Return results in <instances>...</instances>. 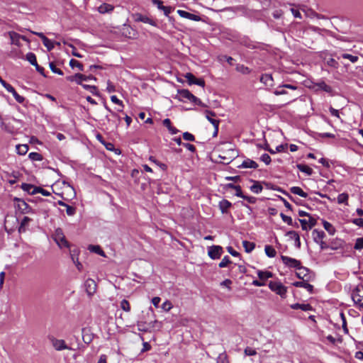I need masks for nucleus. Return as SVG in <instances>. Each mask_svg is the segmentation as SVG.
I'll use <instances>...</instances> for the list:
<instances>
[{"label": "nucleus", "instance_id": "nucleus-1", "mask_svg": "<svg viewBox=\"0 0 363 363\" xmlns=\"http://www.w3.org/2000/svg\"><path fill=\"white\" fill-rule=\"evenodd\" d=\"M52 238L61 249L64 247L69 248L70 247L69 242L67 240L64 235L62 229L60 228L55 229L52 235Z\"/></svg>", "mask_w": 363, "mask_h": 363}, {"label": "nucleus", "instance_id": "nucleus-2", "mask_svg": "<svg viewBox=\"0 0 363 363\" xmlns=\"http://www.w3.org/2000/svg\"><path fill=\"white\" fill-rule=\"evenodd\" d=\"M352 298L355 305L363 309V285L359 284L352 292Z\"/></svg>", "mask_w": 363, "mask_h": 363}, {"label": "nucleus", "instance_id": "nucleus-3", "mask_svg": "<svg viewBox=\"0 0 363 363\" xmlns=\"http://www.w3.org/2000/svg\"><path fill=\"white\" fill-rule=\"evenodd\" d=\"M269 288L277 294L279 295L282 298L286 296L287 288L280 281H269Z\"/></svg>", "mask_w": 363, "mask_h": 363}, {"label": "nucleus", "instance_id": "nucleus-4", "mask_svg": "<svg viewBox=\"0 0 363 363\" xmlns=\"http://www.w3.org/2000/svg\"><path fill=\"white\" fill-rule=\"evenodd\" d=\"M0 83L2 84V86L10 93L12 94L13 97L15 98L16 101L18 102L19 104H23L25 101V98L21 95H19L15 89L9 84H8L6 81H4L1 77H0Z\"/></svg>", "mask_w": 363, "mask_h": 363}, {"label": "nucleus", "instance_id": "nucleus-5", "mask_svg": "<svg viewBox=\"0 0 363 363\" xmlns=\"http://www.w3.org/2000/svg\"><path fill=\"white\" fill-rule=\"evenodd\" d=\"M16 201V208L20 211L21 213L26 214L32 212L31 207L23 199L15 198Z\"/></svg>", "mask_w": 363, "mask_h": 363}, {"label": "nucleus", "instance_id": "nucleus-6", "mask_svg": "<svg viewBox=\"0 0 363 363\" xmlns=\"http://www.w3.org/2000/svg\"><path fill=\"white\" fill-rule=\"evenodd\" d=\"M223 252V247L219 245H213L208 250V255L212 259H219Z\"/></svg>", "mask_w": 363, "mask_h": 363}, {"label": "nucleus", "instance_id": "nucleus-7", "mask_svg": "<svg viewBox=\"0 0 363 363\" xmlns=\"http://www.w3.org/2000/svg\"><path fill=\"white\" fill-rule=\"evenodd\" d=\"M281 259L283 262V263L291 268H299L300 265L301 264V262L298 259H296L294 258H291L285 255H281Z\"/></svg>", "mask_w": 363, "mask_h": 363}, {"label": "nucleus", "instance_id": "nucleus-8", "mask_svg": "<svg viewBox=\"0 0 363 363\" xmlns=\"http://www.w3.org/2000/svg\"><path fill=\"white\" fill-rule=\"evenodd\" d=\"M132 18L135 22H143L154 26H156V23L152 19L150 18L147 16H143L139 13L133 14Z\"/></svg>", "mask_w": 363, "mask_h": 363}, {"label": "nucleus", "instance_id": "nucleus-9", "mask_svg": "<svg viewBox=\"0 0 363 363\" xmlns=\"http://www.w3.org/2000/svg\"><path fill=\"white\" fill-rule=\"evenodd\" d=\"M84 286L88 296H92L96 290V284L94 280L88 279L84 283Z\"/></svg>", "mask_w": 363, "mask_h": 363}, {"label": "nucleus", "instance_id": "nucleus-10", "mask_svg": "<svg viewBox=\"0 0 363 363\" xmlns=\"http://www.w3.org/2000/svg\"><path fill=\"white\" fill-rule=\"evenodd\" d=\"M185 78L189 84H196L202 87L205 86V82L203 79H196L195 76L190 72H188L185 74Z\"/></svg>", "mask_w": 363, "mask_h": 363}, {"label": "nucleus", "instance_id": "nucleus-11", "mask_svg": "<svg viewBox=\"0 0 363 363\" xmlns=\"http://www.w3.org/2000/svg\"><path fill=\"white\" fill-rule=\"evenodd\" d=\"M111 116L112 118H110L108 116H106V118L112 128H117L121 123V118L118 113L114 111H111Z\"/></svg>", "mask_w": 363, "mask_h": 363}, {"label": "nucleus", "instance_id": "nucleus-12", "mask_svg": "<svg viewBox=\"0 0 363 363\" xmlns=\"http://www.w3.org/2000/svg\"><path fill=\"white\" fill-rule=\"evenodd\" d=\"M51 341L52 346L57 351H61L63 350H70V348L66 345L65 340H58L53 337L51 339Z\"/></svg>", "mask_w": 363, "mask_h": 363}, {"label": "nucleus", "instance_id": "nucleus-13", "mask_svg": "<svg viewBox=\"0 0 363 363\" xmlns=\"http://www.w3.org/2000/svg\"><path fill=\"white\" fill-rule=\"evenodd\" d=\"M177 13L182 18H187L194 21H199L201 17L198 15L187 12L184 10H178Z\"/></svg>", "mask_w": 363, "mask_h": 363}, {"label": "nucleus", "instance_id": "nucleus-14", "mask_svg": "<svg viewBox=\"0 0 363 363\" xmlns=\"http://www.w3.org/2000/svg\"><path fill=\"white\" fill-rule=\"evenodd\" d=\"M8 35L11 39V44L16 45L17 46H21L20 40L21 38V35L14 31H9L8 33Z\"/></svg>", "mask_w": 363, "mask_h": 363}, {"label": "nucleus", "instance_id": "nucleus-15", "mask_svg": "<svg viewBox=\"0 0 363 363\" xmlns=\"http://www.w3.org/2000/svg\"><path fill=\"white\" fill-rule=\"evenodd\" d=\"M238 167L257 169L258 167V164L252 160L246 159L240 165L238 166Z\"/></svg>", "mask_w": 363, "mask_h": 363}, {"label": "nucleus", "instance_id": "nucleus-16", "mask_svg": "<svg viewBox=\"0 0 363 363\" xmlns=\"http://www.w3.org/2000/svg\"><path fill=\"white\" fill-rule=\"evenodd\" d=\"M296 287H301L306 289L310 294L313 293V286L306 282L305 281H296L293 284Z\"/></svg>", "mask_w": 363, "mask_h": 363}, {"label": "nucleus", "instance_id": "nucleus-17", "mask_svg": "<svg viewBox=\"0 0 363 363\" xmlns=\"http://www.w3.org/2000/svg\"><path fill=\"white\" fill-rule=\"evenodd\" d=\"M292 309H301L303 311H309L313 310V307L309 303H294L290 306Z\"/></svg>", "mask_w": 363, "mask_h": 363}, {"label": "nucleus", "instance_id": "nucleus-18", "mask_svg": "<svg viewBox=\"0 0 363 363\" xmlns=\"http://www.w3.org/2000/svg\"><path fill=\"white\" fill-rule=\"evenodd\" d=\"M260 82L266 86H272L273 85V77L272 74H263L260 77Z\"/></svg>", "mask_w": 363, "mask_h": 363}, {"label": "nucleus", "instance_id": "nucleus-19", "mask_svg": "<svg viewBox=\"0 0 363 363\" xmlns=\"http://www.w3.org/2000/svg\"><path fill=\"white\" fill-rule=\"evenodd\" d=\"M343 244H344L343 240H342L340 239L333 240L329 244L330 249L336 250L342 248Z\"/></svg>", "mask_w": 363, "mask_h": 363}, {"label": "nucleus", "instance_id": "nucleus-20", "mask_svg": "<svg viewBox=\"0 0 363 363\" xmlns=\"http://www.w3.org/2000/svg\"><path fill=\"white\" fill-rule=\"evenodd\" d=\"M231 206V203L226 199H223L219 202V208L223 213H227L228 208H230Z\"/></svg>", "mask_w": 363, "mask_h": 363}, {"label": "nucleus", "instance_id": "nucleus-21", "mask_svg": "<svg viewBox=\"0 0 363 363\" xmlns=\"http://www.w3.org/2000/svg\"><path fill=\"white\" fill-rule=\"evenodd\" d=\"M313 240L316 243H318L319 241L323 240V238L325 237V234L323 230H318L317 229H314L313 230Z\"/></svg>", "mask_w": 363, "mask_h": 363}, {"label": "nucleus", "instance_id": "nucleus-22", "mask_svg": "<svg viewBox=\"0 0 363 363\" xmlns=\"http://www.w3.org/2000/svg\"><path fill=\"white\" fill-rule=\"evenodd\" d=\"M296 269L298 270V272L296 273V277L301 279H303L308 275L309 271L308 268L301 266V264L300 265L299 268H297Z\"/></svg>", "mask_w": 363, "mask_h": 363}, {"label": "nucleus", "instance_id": "nucleus-23", "mask_svg": "<svg viewBox=\"0 0 363 363\" xmlns=\"http://www.w3.org/2000/svg\"><path fill=\"white\" fill-rule=\"evenodd\" d=\"M138 330L140 332L146 333L150 331V326L148 325V323L143 320H138L137 322Z\"/></svg>", "mask_w": 363, "mask_h": 363}, {"label": "nucleus", "instance_id": "nucleus-24", "mask_svg": "<svg viewBox=\"0 0 363 363\" xmlns=\"http://www.w3.org/2000/svg\"><path fill=\"white\" fill-rule=\"evenodd\" d=\"M257 276L259 279L263 281H266L269 278H271L273 277V274L271 272L269 271H262L258 270L257 271Z\"/></svg>", "mask_w": 363, "mask_h": 363}, {"label": "nucleus", "instance_id": "nucleus-25", "mask_svg": "<svg viewBox=\"0 0 363 363\" xmlns=\"http://www.w3.org/2000/svg\"><path fill=\"white\" fill-rule=\"evenodd\" d=\"M286 235L290 237V238L294 239V241L296 242V245L297 247H300L301 246V241H300V237L299 235L294 230L289 231Z\"/></svg>", "mask_w": 363, "mask_h": 363}, {"label": "nucleus", "instance_id": "nucleus-26", "mask_svg": "<svg viewBox=\"0 0 363 363\" xmlns=\"http://www.w3.org/2000/svg\"><path fill=\"white\" fill-rule=\"evenodd\" d=\"M114 7L108 4H103L99 8L98 11L101 13H110L113 10Z\"/></svg>", "mask_w": 363, "mask_h": 363}, {"label": "nucleus", "instance_id": "nucleus-27", "mask_svg": "<svg viewBox=\"0 0 363 363\" xmlns=\"http://www.w3.org/2000/svg\"><path fill=\"white\" fill-rule=\"evenodd\" d=\"M191 93L187 89H182L179 91V100L182 101H185L186 100L189 101Z\"/></svg>", "mask_w": 363, "mask_h": 363}, {"label": "nucleus", "instance_id": "nucleus-28", "mask_svg": "<svg viewBox=\"0 0 363 363\" xmlns=\"http://www.w3.org/2000/svg\"><path fill=\"white\" fill-rule=\"evenodd\" d=\"M296 167L302 172L306 173L308 176H311L313 173V170L310 167L303 164H296Z\"/></svg>", "mask_w": 363, "mask_h": 363}, {"label": "nucleus", "instance_id": "nucleus-29", "mask_svg": "<svg viewBox=\"0 0 363 363\" xmlns=\"http://www.w3.org/2000/svg\"><path fill=\"white\" fill-rule=\"evenodd\" d=\"M216 116V114L215 113L213 112H211V111H208L206 113V118L208 120V121L212 123V125H213V127H216V126H218L219 125V122L220 121L219 120H216L213 117Z\"/></svg>", "mask_w": 363, "mask_h": 363}, {"label": "nucleus", "instance_id": "nucleus-30", "mask_svg": "<svg viewBox=\"0 0 363 363\" xmlns=\"http://www.w3.org/2000/svg\"><path fill=\"white\" fill-rule=\"evenodd\" d=\"M31 220V219L27 216L23 217L22 219L20 226L18 228V232L19 233H24L26 230V227L28 226L29 222Z\"/></svg>", "mask_w": 363, "mask_h": 363}, {"label": "nucleus", "instance_id": "nucleus-31", "mask_svg": "<svg viewBox=\"0 0 363 363\" xmlns=\"http://www.w3.org/2000/svg\"><path fill=\"white\" fill-rule=\"evenodd\" d=\"M253 184L250 187V189L255 194H259L262 189L263 187L261 185L259 182L257 181H252Z\"/></svg>", "mask_w": 363, "mask_h": 363}, {"label": "nucleus", "instance_id": "nucleus-32", "mask_svg": "<svg viewBox=\"0 0 363 363\" xmlns=\"http://www.w3.org/2000/svg\"><path fill=\"white\" fill-rule=\"evenodd\" d=\"M0 126L1 129L9 133H14L16 132V129L14 127L9 123H6L4 121L0 122Z\"/></svg>", "mask_w": 363, "mask_h": 363}, {"label": "nucleus", "instance_id": "nucleus-33", "mask_svg": "<svg viewBox=\"0 0 363 363\" xmlns=\"http://www.w3.org/2000/svg\"><path fill=\"white\" fill-rule=\"evenodd\" d=\"M290 191L292 194H297L303 198H306L308 196V194L304 192L301 188L299 186H293L290 189Z\"/></svg>", "mask_w": 363, "mask_h": 363}, {"label": "nucleus", "instance_id": "nucleus-34", "mask_svg": "<svg viewBox=\"0 0 363 363\" xmlns=\"http://www.w3.org/2000/svg\"><path fill=\"white\" fill-rule=\"evenodd\" d=\"M323 225L325 230L330 234V235H334L335 233V227L329 222L326 220H323Z\"/></svg>", "mask_w": 363, "mask_h": 363}, {"label": "nucleus", "instance_id": "nucleus-35", "mask_svg": "<svg viewBox=\"0 0 363 363\" xmlns=\"http://www.w3.org/2000/svg\"><path fill=\"white\" fill-rule=\"evenodd\" d=\"M89 250L94 253H96L102 257H105V252L104 250L101 248L99 245H89Z\"/></svg>", "mask_w": 363, "mask_h": 363}, {"label": "nucleus", "instance_id": "nucleus-36", "mask_svg": "<svg viewBox=\"0 0 363 363\" xmlns=\"http://www.w3.org/2000/svg\"><path fill=\"white\" fill-rule=\"evenodd\" d=\"M242 246L245 248L246 252H251L255 247V244L247 240L242 241Z\"/></svg>", "mask_w": 363, "mask_h": 363}, {"label": "nucleus", "instance_id": "nucleus-37", "mask_svg": "<svg viewBox=\"0 0 363 363\" xmlns=\"http://www.w3.org/2000/svg\"><path fill=\"white\" fill-rule=\"evenodd\" d=\"M264 251L267 257H274L277 255V252L274 248L271 245H265Z\"/></svg>", "mask_w": 363, "mask_h": 363}, {"label": "nucleus", "instance_id": "nucleus-38", "mask_svg": "<svg viewBox=\"0 0 363 363\" xmlns=\"http://www.w3.org/2000/svg\"><path fill=\"white\" fill-rule=\"evenodd\" d=\"M28 145H16L17 153L21 155H24L28 151Z\"/></svg>", "mask_w": 363, "mask_h": 363}, {"label": "nucleus", "instance_id": "nucleus-39", "mask_svg": "<svg viewBox=\"0 0 363 363\" xmlns=\"http://www.w3.org/2000/svg\"><path fill=\"white\" fill-rule=\"evenodd\" d=\"M316 86L325 91V92H328V93H330L332 91V88L331 86H330L329 85H328L325 82L322 81V82H318L316 84Z\"/></svg>", "mask_w": 363, "mask_h": 363}, {"label": "nucleus", "instance_id": "nucleus-40", "mask_svg": "<svg viewBox=\"0 0 363 363\" xmlns=\"http://www.w3.org/2000/svg\"><path fill=\"white\" fill-rule=\"evenodd\" d=\"M43 43V45L47 48L48 51H50L54 48L55 43H56L57 45H60V43H54V42L51 41L50 39H48V38L44 39Z\"/></svg>", "mask_w": 363, "mask_h": 363}, {"label": "nucleus", "instance_id": "nucleus-41", "mask_svg": "<svg viewBox=\"0 0 363 363\" xmlns=\"http://www.w3.org/2000/svg\"><path fill=\"white\" fill-rule=\"evenodd\" d=\"M236 70L243 74H249L251 72L250 69L243 65H238L236 67Z\"/></svg>", "mask_w": 363, "mask_h": 363}, {"label": "nucleus", "instance_id": "nucleus-42", "mask_svg": "<svg viewBox=\"0 0 363 363\" xmlns=\"http://www.w3.org/2000/svg\"><path fill=\"white\" fill-rule=\"evenodd\" d=\"M37 188H38L37 186H35L30 184L23 183L21 184V189L23 191L29 193L30 194H31L32 191H34V189H37Z\"/></svg>", "mask_w": 363, "mask_h": 363}, {"label": "nucleus", "instance_id": "nucleus-43", "mask_svg": "<svg viewBox=\"0 0 363 363\" xmlns=\"http://www.w3.org/2000/svg\"><path fill=\"white\" fill-rule=\"evenodd\" d=\"M69 65L72 68L77 67L80 71H83L84 69L83 65L74 59H72L69 61Z\"/></svg>", "mask_w": 363, "mask_h": 363}, {"label": "nucleus", "instance_id": "nucleus-44", "mask_svg": "<svg viewBox=\"0 0 363 363\" xmlns=\"http://www.w3.org/2000/svg\"><path fill=\"white\" fill-rule=\"evenodd\" d=\"M26 60L32 65H35L37 62L36 56L33 52H28L26 54Z\"/></svg>", "mask_w": 363, "mask_h": 363}, {"label": "nucleus", "instance_id": "nucleus-45", "mask_svg": "<svg viewBox=\"0 0 363 363\" xmlns=\"http://www.w3.org/2000/svg\"><path fill=\"white\" fill-rule=\"evenodd\" d=\"M28 157L32 161H41L43 160V157L40 153L34 152L29 153Z\"/></svg>", "mask_w": 363, "mask_h": 363}, {"label": "nucleus", "instance_id": "nucleus-46", "mask_svg": "<svg viewBox=\"0 0 363 363\" xmlns=\"http://www.w3.org/2000/svg\"><path fill=\"white\" fill-rule=\"evenodd\" d=\"M148 325L150 326V331H151L154 328L160 329L162 328V323L157 321V320L150 321L148 323Z\"/></svg>", "mask_w": 363, "mask_h": 363}, {"label": "nucleus", "instance_id": "nucleus-47", "mask_svg": "<svg viewBox=\"0 0 363 363\" xmlns=\"http://www.w3.org/2000/svg\"><path fill=\"white\" fill-rule=\"evenodd\" d=\"M348 197V194L346 193L340 194L337 196V202L339 203H347Z\"/></svg>", "mask_w": 363, "mask_h": 363}, {"label": "nucleus", "instance_id": "nucleus-48", "mask_svg": "<svg viewBox=\"0 0 363 363\" xmlns=\"http://www.w3.org/2000/svg\"><path fill=\"white\" fill-rule=\"evenodd\" d=\"M80 77H82V74L77 73L74 75L67 77L66 79L69 82H76V83L78 84H80V82L78 81V78Z\"/></svg>", "mask_w": 363, "mask_h": 363}, {"label": "nucleus", "instance_id": "nucleus-49", "mask_svg": "<svg viewBox=\"0 0 363 363\" xmlns=\"http://www.w3.org/2000/svg\"><path fill=\"white\" fill-rule=\"evenodd\" d=\"M341 57L343 58V59H347L349 60L350 62H352V63H354L356 62L357 60H358V57L357 56H354V55H352L350 54H347V53H343Z\"/></svg>", "mask_w": 363, "mask_h": 363}, {"label": "nucleus", "instance_id": "nucleus-50", "mask_svg": "<svg viewBox=\"0 0 363 363\" xmlns=\"http://www.w3.org/2000/svg\"><path fill=\"white\" fill-rule=\"evenodd\" d=\"M37 193H40L43 196H46L50 195V193L49 191H48L47 190H45L44 189H42L40 187H38L37 189H34V191H32L31 194L33 195V194H35Z\"/></svg>", "mask_w": 363, "mask_h": 363}, {"label": "nucleus", "instance_id": "nucleus-51", "mask_svg": "<svg viewBox=\"0 0 363 363\" xmlns=\"http://www.w3.org/2000/svg\"><path fill=\"white\" fill-rule=\"evenodd\" d=\"M231 263L230 259L228 256H225L222 261L219 263L218 266L220 268H223L227 267L229 264Z\"/></svg>", "mask_w": 363, "mask_h": 363}, {"label": "nucleus", "instance_id": "nucleus-52", "mask_svg": "<svg viewBox=\"0 0 363 363\" xmlns=\"http://www.w3.org/2000/svg\"><path fill=\"white\" fill-rule=\"evenodd\" d=\"M82 86L86 90L89 91L91 94L94 95H97V88L95 86L88 85V84H82Z\"/></svg>", "mask_w": 363, "mask_h": 363}, {"label": "nucleus", "instance_id": "nucleus-53", "mask_svg": "<svg viewBox=\"0 0 363 363\" xmlns=\"http://www.w3.org/2000/svg\"><path fill=\"white\" fill-rule=\"evenodd\" d=\"M354 248L357 250H361L363 249V238H358L356 240Z\"/></svg>", "mask_w": 363, "mask_h": 363}, {"label": "nucleus", "instance_id": "nucleus-54", "mask_svg": "<svg viewBox=\"0 0 363 363\" xmlns=\"http://www.w3.org/2000/svg\"><path fill=\"white\" fill-rule=\"evenodd\" d=\"M121 308L126 311V312H129L130 311V303L129 302L125 300V299H123L121 301Z\"/></svg>", "mask_w": 363, "mask_h": 363}, {"label": "nucleus", "instance_id": "nucleus-55", "mask_svg": "<svg viewBox=\"0 0 363 363\" xmlns=\"http://www.w3.org/2000/svg\"><path fill=\"white\" fill-rule=\"evenodd\" d=\"M280 216L284 223H286L289 225H293L294 222L290 216L284 215L283 213H280Z\"/></svg>", "mask_w": 363, "mask_h": 363}, {"label": "nucleus", "instance_id": "nucleus-56", "mask_svg": "<svg viewBox=\"0 0 363 363\" xmlns=\"http://www.w3.org/2000/svg\"><path fill=\"white\" fill-rule=\"evenodd\" d=\"M49 66L52 72L59 75H63V72L60 69L57 68L54 62H50Z\"/></svg>", "mask_w": 363, "mask_h": 363}, {"label": "nucleus", "instance_id": "nucleus-57", "mask_svg": "<svg viewBox=\"0 0 363 363\" xmlns=\"http://www.w3.org/2000/svg\"><path fill=\"white\" fill-rule=\"evenodd\" d=\"M260 160L267 165L269 164L272 161L270 156L267 153H264L261 155Z\"/></svg>", "mask_w": 363, "mask_h": 363}, {"label": "nucleus", "instance_id": "nucleus-58", "mask_svg": "<svg viewBox=\"0 0 363 363\" xmlns=\"http://www.w3.org/2000/svg\"><path fill=\"white\" fill-rule=\"evenodd\" d=\"M91 79L96 80V77H94L92 75L86 76L82 74V77L78 78V81L80 82V84H79L80 85L83 84L82 81H87V80H91Z\"/></svg>", "mask_w": 363, "mask_h": 363}, {"label": "nucleus", "instance_id": "nucleus-59", "mask_svg": "<svg viewBox=\"0 0 363 363\" xmlns=\"http://www.w3.org/2000/svg\"><path fill=\"white\" fill-rule=\"evenodd\" d=\"M65 208H66V213L68 216H72L75 214V213H76L75 207L67 205Z\"/></svg>", "mask_w": 363, "mask_h": 363}, {"label": "nucleus", "instance_id": "nucleus-60", "mask_svg": "<svg viewBox=\"0 0 363 363\" xmlns=\"http://www.w3.org/2000/svg\"><path fill=\"white\" fill-rule=\"evenodd\" d=\"M183 138L187 141H194L195 140V137L191 133H190L189 132H185L183 133Z\"/></svg>", "mask_w": 363, "mask_h": 363}, {"label": "nucleus", "instance_id": "nucleus-61", "mask_svg": "<svg viewBox=\"0 0 363 363\" xmlns=\"http://www.w3.org/2000/svg\"><path fill=\"white\" fill-rule=\"evenodd\" d=\"M244 352H245V354L247 356H253V355L257 354L256 350L251 347H247L245 349Z\"/></svg>", "mask_w": 363, "mask_h": 363}, {"label": "nucleus", "instance_id": "nucleus-62", "mask_svg": "<svg viewBox=\"0 0 363 363\" xmlns=\"http://www.w3.org/2000/svg\"><path fill=\"white\" fill-rule=\"evenodd\" d=\"M301 225V228L303 230H308L309 228H308V220H306V219H298Z\"/></svg>", "mask_w": 363, "mask_h": 363}, {"label": "nucleus", "instance_id": "nucleus-63", "mask_svg": "<svg viewBox=\"0 0 363 363\" xmlns=\"http://www.w3.org/2000/svg\"><path fill=\"white\" fill-rule=\"evenodd\" d=\"M162 309H164V311H169L172 308V305L170 301H166L165 302H164L162 305Z\"/></svg>", "mask_w": 363, "mask_h": 363}, {"label": "nucleus", "instance_id": "nucleus-64", "mask_svg": "<svg viewBox=\"0 0 363 363\" xmlns=\"http://www.w3.org/2000/svg\"><path fill=\"white\" fill-rule=\"evenodd\" d=\"M284 87L278 86V88L274 91V94L277 96L286 94L287 91L283 89Z\"/></svg>", "mask_w": 363, "mask_h": 363}]
</instances>
